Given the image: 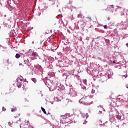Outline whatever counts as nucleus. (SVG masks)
<instances>
[{
	"label": "nucleus",
	"mask_w": 128,
	"mask_h": 128,
	"mask_svg": "<svg viewBox=\"0 0 128 128\" xmlns=\"http://www.w3.org/2000/svg\"><path fill=\"white\" fill-rule=\"evenodd\" d=\"M26 60H27V58L26 56L22 57L20 60V62L22 64H26Z\"/></svg>",
	"instance_id": "f257e3e1"
},
{
	"label": "nucleus",
	"mask_w": 128,
	"mask_h": 128,
	"mask_svg": "<svg viewBox=\"0 0 128 128\" xmlns=\"http://www.w3.org/2000/svg\"><path fill=\"white\" fill-rule=\"evenodd\" d=\"M64 121L65 122L66 124H68V122H70V118H64Z\"/></svg>",
	"instance_id": "f03ea898"
},
{
	"label": "nucleus",
	"mask_w": 128,
	"mask_h": 128,
	"mask_svg": "<svg viewBox=\"0 0 128 128\" xmlns=\"http://www.w3.org/2000/svg\"><path fill=\"white\" fill-rule=\"evenodd\" d=\"M31 56L33 57V58H36V56H38V53H36V52H34V51L32 53Z\"/></svg>",
	"instance_id": "7ed1b4c3"
},
{
	"label": "nucleus",
	"mask_w": 128,
	"mask_h": 128,
	"mask_svg": "<svg viewBox=\"0 0 128 128\" xmlns=\"http://www.w3.org/2000/svg\"><path fill=\"white\" fill-rule=\"evenodd\" d=\"M18 116H14V118H12V122H16V118H18Z\"/></svg>",
	"instance_id": "20e7f679"
},
{
	"label": "nucleus",
	"mask_w": 128,
	"mask_h": 128,
	"mask_svg": "<svg viewBox=\"0 0 128 128\" xmlns=\"http://www.w3.org/2000/svg\"><path fill=\"white\" fill-rule=\"evenodd\" d=\"M22 82H18L17 84V86H18V88H20L21 86H22Z\"/></svg>",
	"instance_id": "39448f33"
},
{
	"label": "nucleus",
	"mask_w": 128,
	"mask_h": 128,
	"mask_svg": "<svg viewBox=\"0 0 128 128\" xmlns=\"http://www.w3.org/2000/svg\"><path fill=\"white\" fill-rule=\"evenodd\" d=\"M70 114H66L65 115H64V118H70Z\"/></svg>",
	"instance_id": "423d86ee"
},
{
	"label": "nucleus",
	"mask_w": 128,
	"mask_h": 128,
	"mask_svg": "<svg viewBox=\"0 0 128 128\" xmlns=\"http://www.w3.org/2000/svg\"><path fill=\"white\" fill-rule=\"evenodd\" d=\"M42 110L44 114H46V109H44V108L41 107Z\"/></svg>",
	"instance_id": "0eeeda50"
},
{
	"label": "nucleus",
	"mask_w": 128,
	"mask_h": 128,
	"mask_svg": "<svg viewBox=\"0 0 128 128\" xmlns=\"http://www.w3.org/2000/svg\"><path fill=\"white\" fill-rule=\"evenodd\" d=\"M15 57L16 58H20V54H16Z\"/></svg>",
	"instance_id": "6e6552de"
},
{
	"label": "nucleus",
	"mask_w": 128,
	"mask_h": 128,
	"mask_svg": "<svg viewBox=\"0 0 128 128\" xmlns=\"http://www.w3.org/2000/svg\"><path fill=\"white\" fill-rule=\"evenodd\" d=\"M84 118H88V113L84 114Z\"/></svg>",
	"instance_id": "1a4fd4ad"
},
{
	"label": "nucleus",
	"mask_w": 128,
	"mask_h": 128,
	"mask_svg": "<svg viewBox=\"0 0 128 128\" xmlns=\"http://www.w3.org/2000/svg\"><path fill=\"white\" fill-rule=\"evenodd\" d=\"M114 5H110L109 7L108 8V10H110V8H114Z\"/></svg>",
	"instance_id": "9d476101"
},
{
	"label": "nucleus",
	"mask_w": 128,
	"mask_h": 128,
	"mask_svg": "<svg viewBox=\"0 0 128 128\" xmlns=\"http://www.w3.org/2000/svg\"><path fill=\"white\" fill-rule=\"evenodd\" d=\"M11 112H16V108H12Z\"/></svg>",
	"instance_id": "9b49d317"
},
{
	"label": "nucleus",
	"mask_w": 128,
	"mask_h": 128,
	"mask_svg": "<svg viewBox=\"0 0 128 128\" xmlns=\"http://www.w3.org/2000/svg\"><path fill=\"white\" fill-rule=\"evenodd\" d=\"M14 88H10V92H14Z\"/></svg>",
	"instance_id": "f8f14e48"
},
{
	"label": "nucleus",
	"mask_w": 128,
	"mask_h": 128,
	"mask_svg": "<svg viewBox=\"0 0 128 128\" xmlns=\"http://www.w3.org/2000/svg\"><path fill=\"white\" fill-rule=\"evenodd\" d=\"M32 82H35V83L36 82V79L35 78H32Z\"/></svg>",
	"instance_id": "ddd939ff"
},
{
	"label": "nucleus",
	"mask_w": 128,
	"mask_h": 128,
	"mask_svg": "<svg viewBox=\"0 0 128 128\" xmlns=\"http://www.w3.org/2000/svg\"><path fill=\"white\" fill-rule=\"evenodd\" d=\"M40 44H42V42H40V44H38V48L39 47L40 48H42V46H40Z\"/></svg>",
	"instance_id": "4468645a"
},
{
	"label": "nucleus",
	"mask_w": 128,
	"mask_h": 128,
	"mask_svg": "<svg viewBox=\"0 0 128 128\" xmlns=\"http://www.w3.org/2000/svg\"><path fill=\"white\" fill-rule=\"evenodd\" d=\"M83 82H84V84L86 85V80H83Z\"/></svg>",
	"instance_id": "2eb2a0df"
},
{
	"label": "nucleus",
	"mask_w": 128,
	"mask_h": 128,
	"mask_svg": "<svg viewBox=\"0 0 128 128\" xmlns=\"http://www.w3.org/2000/svg\"><path fill=\"white\" fill-rule=\"evenodd\" d=\"M116 118L118 120H120L121 118V116H117Z\"/></svg>",
	"instance_id": "dca6fc26"
},
{
	"label": "nucleus",
	"mask_w": 128,
	"mask_h": 128,
	"mask_svg": "<svg viewBox=\"0 0 128 128\" xmlns=\"http://www.w3.org/2000/svg\"><path fill=\"white\" fill-rule=\"evenodd\" d=\"M86 122H88V121H86V120H84V122H83V124H86Z\"/></svg>",
	"instance_id": "f3484780"
},
{
	"label": "nucleus",
	"mask_w": 128,
	"mask_h": 128,
	"mask_svg": "<svg viewBox=\"0 0 128 128\" xmlns=\"http://www.w3.org/2000/svg\"><path fill=\"white\" fill-rule=\"evenodd\" d=\"M111 77H112V76H110V74H108V78H110Z\"/></svg>",
	"instance_id": "a211bd4d"
},
{
	"label": "nucleus",
	"mask_w": 128,
	"mask_h": 128,
	"mask_svg": "<svg viewBox=\"0 0 128 128\" xmlns=\"http://www.w3.org/2000/svg\"><path fill=\"white\" fill-rule=\"evenodd\" d=\"M88 18V20H90V22H92V18Z\"/></svg>",
	"instance_id": "6ab92c4d"
},
{
	"label": "nucleus",
	"mask_w": 128,
	"mask_h": 128,
	"mask_svg": "<svg viewBox=\"0 0 128 128\" xmlns=\"http://www.w3.org/2000/svg\"><path fill=\"white\" fill-rule=\"evenodd\" d=\"M66 102H70V100L69 99H66Z\"/></svg>",
	"instance_id": "aec40b11"
},
{
	"label": "nucleus",
	"mask_w": 128,
	"mask_h": 128,
	"mask_svg": "<svg viewBox=\"0 0 128 128\" xmlns=\"http://www.w3.org/2000/svg\"><path fill=\"white\" fill-rule=\"evenodd\" d=\"M108 28V26L104 25V28Z\"/></svg>",
	"instance_id": "412c9836"
},
{
	"label": "nucleus",
	"mask_w": 128,
	"mask_h": 128,
	"mask_svg": "<svg viewBox=\"0 0 128 128\" xmlns=\"http://www.w3.org/2000/svg\"><path fill=\"white\" fill-rule=\"evenodd\" d=\"M92 94H94V90H92Z\"/></svg>",
	"instance_id": "4be33fe9"
},
{
	"label": "nucleus",
	"mask_w": 128,
	"mask_h": 128,
	"mask_svg": "<svg viewBox=\"0 0 128 128\" xmlns=\"http://www.w3.org/2000/svg\"><path fill=\"white\" fill-rule=\"evenodd\" d=\"M82 88L83 90H86V86H83V87H82Z\"/></svg>",
	"instance_id": "5701e85b"
},
{
	"label": "nucleus",
	"mask_w": 128,
	"mask_h": 128,
	"mask_svg": "<svg viewBox=\"0 0 128 128\" xmlns=\"http://www.w3.org/2000/svg\"><path fill=\"white\" fill-rule=\"evenodd\" d=\"M8 62H10V60H7V62H8Z\"/></svg>",
	"instance_id": "b1692460"
},
{
	"label": "nucleus",
	"mask_w": 128,
	"mask_h": 128,
	"mask_svg": "<svg viewBox=\"0 0 128 128\" xmlns=\"http://www.w3.org/2000/svg\"><path fill=\"white\" fill-rule=\"evenodd\" d=\"M28 66H30V63H28Z\"/></svg>",
	"instance_id": "393cba45"
},
{
	"label": "nucleus",
	"mask_w": 128,
	"mask_h": 128,
	"mask_svg": "<svg viewBox=\"0 0 128 128\" xmlns=\"http://www.w3.org/2000/svg\"><path fill=\"white\" fill-rule=\"evenodd\" d=\"M70 76V74H69L67 75L66 76Z\"/></svg>",
	"instance_id": "a878e982"
},
{
	"label": "nucleus",
	"mask_w": 128,
	"mask_h": 128,
	"mask_svg": "<svg viewBox=\"0 0 128 128\" xmlns=\"http://www.w3.org/2000/svg\"><path fill=\"white\" fill-rule=\"evenodd\" d=\"M8 124H9V126H10V122H8Z\"/></svg>",
	"instance_id": "bb28decb"
},
{
	"label": "nucleus",
	"mask_w": 128,
	"mask_h": 128,
	"mask_svg": "<svg viewBox=\"0 0 128 128\" xmlns=\"http://www.w3.org/2000/svg\"><path fill=\"white\" fill-rule=\"evenodd\" d=\"M113 64H116V61H114Z\"/></svg>",
	"instance_id": "cd10ccee"
},
{
	"label": "nucleus",
	"mask_w": 128,
	"mask_h": 128,
	"mask_svg": "<svg viewBox=\"0 0 128 128\" xmlns=\"http://www.w3.org/2000/svg\"><path fill=\"white\" fill-rule=\"evenodd\" d=\"M110 63L112 64V61H110Z\"/></svg>",
	"instance_id": "c85d7f7f"
},
{
	"label": "nucleus",
	"mask_w": 128,
	"mask_h": 128,
	"mask_svg": "<svg viewBox=\"0 0 128 128\" xmlns=\"http://www.w3.org/2000/svg\"><path fill=\"white\" fill-rule=\"evenodd\" d=\"M126 46H127L128 48V43L126 44Z\"/></svg>",
	"instance_id": "c756f323"
},
{
	"label": "nucleus",
	"mask_w": 128,
	"mask_h": 128,
	"mask_svg": "<svg viewBox=\"0 0 128 128\" xmlns=\"http://www.w3.org/2000/svg\"><path fill=\"white\" fill-rule=\"evenodd\" d=\"M20 82H22V79H20Z\"/></svg>",
	"instance_id": "7c9ffc66"
},
{
	"label": "nucleus",
	"mask_w": 128,
	"mask_h": 128,
	"mask_svg": "<svg viewBox=\"0 0 128 128\" xmlns=\"http://www.w3.org/2000/svg\"><path fill=\"white\" fill-rule=\"evenodd\" d=\"M126 88H128V86H126Z\"/></svg>",
	"instance_id": "2f4dec72"
},
{
	"label": "nucleus",
	"mask_w": 128,
	"mask_h": 128,
	"mask_svg": "<svg viewBox=\"0 0 128 128\" xmlns=\"http://www.w3.org/2000/svg\"><path fill=\"white\" fill-rule=\"evenodd\" d=\"M23 86L24 88V85H23Z\"/></svg>",
	"instance_id": "473e14b6"
}]
</instances>
